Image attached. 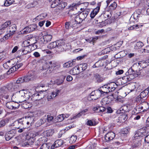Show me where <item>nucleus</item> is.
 Segmentation results:
<instances>
[{
	"instance_id": "nucleus-1",
	"label": "nucleus",
	"mask_w": 149,
	"mask_h": 149,
	"mask_svg": "<svg viewBox=\"0 0 149 149\" xmlns=\"http://www.w3.org/2000/svg\"><path fill=\"white\" fill-rule=\"evenodd\" d=\"M60 64L54 61H51L46 63L42 66L43 70H47L46 74L54 73L61 68Z\"/></svg>"
},
{
	"instance_id": "nucleus-2",
	"label": "nucleus",
	"mask_w": 149,
	"mask_h": 149,
	"mask_svg": "<svg viewBox=\"0 0 149 149\" xmlns=\"http://www.w3.org/2000/svg\"><path fill=\"white\" fill-rule=\"evenodd\" d=\"M17 30V26L15 24L10 26L9 28V33L5 35L3 38L0 39L1 42H4L8 38H11L12 36L15 33Z\"/></svg>"
},
{
	"instance_id": "nucleus-3",
	"label": "nucleus",
	"mask_w": 149,
	"mask_h": 149,
	"mask_svg": "<svg viewBox=\"0 0 149 149\" xmlns=\"http://www.w3.org/2000/svg\"><path fill=\"white\" fill-rule=\"evenodd\" d=\"M148 90H145L142 92L140 95L137 96L136 98V101L138 103H140V102H142L143 101H144L148 95Z\"/></svg>"
},
{
	"instance_id": "nucleus-4",
	"label": "nucleus",
	"mask_w": 149,
	"mask_h": 149,
	"mask_svg": "<svg viewBox=\"0 0 149 149\" xmlns=\"http://www.w3.org/2000/svg\"><path fill=\"white\" fill-rule=\"evenodd\" d=\"M98 90L101 96L107 95L109 93L111 92L108 84L104 85L100 87Z\"/></svg>"
},
{
	"instance_id": "nucleus-5",
	"label": "nucleus",
	"mask_w": 149,
	"mask_h": 149,
	"mask_svg": "<svg viewBox=\"0 0 149 149\" xmlns=\"http://www.w3.org/2000/svg\"><path fill=\"white\" fill-rule=\"evenodd\" d=\"M98 90L97 91H94L92 92L87 97V99L88 100L91 101L92 100H95L100 97L101 96Z\"/></svg>"
},
{
	"instance_id": "nucleus-6",
	"label": "nucleus",
	"mask_w": 149,
	"mask_h": 149,
	"mask_svg": "<svg viewBox=\"0 0 149 149\" xmlns=\"http://www.w3.org/2000/svg\"><path fill=\"white\" fill-rule=\"evenodd\" d=\"M140 72H138L136 70L134 71L133 70L132 68H130L126 73L125 75L128 77L131 76L133 77L132 79L138 77L140 75Z\"/></svg>"
},
{
	"instance_id": "nucleus-7",
	"label": "nucleus",
	"mask_w": 149,
	"mask_h": 149,
	"mask_svg": "<svg viewBox=\"0 0 149 149\" xmlns=\"http://www.w3.org/2000/svg\"><path fill=\"white\" fill-rule=\"evenodd\" d=\"M57 44L56 50L58 52H61L65 49V42L63 40H59L56 41Z\"/></svg>"
},
{
	"instance_id": "nucleus-8",
	"label": "nucleus",
	"mask_w": 149,
	"mask_h": 149,
	"mask_svg": "<svg viewBox=\"0 0 149 149\" xmlns=\"http://www.w3.org/2000/svg\"><path fill=\"white\" fill-rule=\"evenodd\" d=\"M111 12H110L108 11L104 12L99 17L98 20L100 21L102 19H103V20L105 21L111 17Z\"/></svg>"
},
{
	"instance_id": "nucleus-9",
	"label": "nucleus",
	"mask_w": 149,
	"mask_h": 149,
	"mask_svg": "<svg viewBox=\"0 0 149 149\" xmlns=\"http://www.w3.org/2000/svg\"><path fill=\"white\" fill-rule=\"evenodd\" d=\"M81 3H73L70 6V10L69 11L68 14L70 17H72V15H74L77 14L76 12L74 13L73 11L75 9L76 10L78 6H79Z\"/></svg>"
},
{
	"instance_id": "nucleus-10",
	"label": "nucleus",
	"mask_w": 149,
	"mask_h": 149,
	"mask_svg": "<svg viewBox=\"0 0 149 149\" xmlns=\"http://www.w3.org/2000/svg\"><path fill=\"white\" fill-rule=\"evenodd\" d=\"M37 42V40L35 37L30 36L28 37L27 40L25 41L24 42L26 44H29L28 46L29 47L36 44Z\"/></svg>"
},
{
	"instance_id": "nucleus-11",
	"label": "nucleus",
	"mask_w": 149,
	"mask_h": 149,
	"mask_svg": "<svg viewBox=\"0 0 149 149\" xmlns=\"http://www.w3.org/2000/svg\"><path fill=\"white\" fill-rule=\"evenodd\" d=\"M24 118H20L15 122L14 123L16 125V128L18 129L24 127Z\"/></svg>"
},
{
	"instance_id": "nucleus-12",
	"label": "nucleus",
	"mask_w": 149,
	"mask_h": 149,
	"mask_svg": "<svg viewBox=\"0 0 149 149\" xmlns=\"http://www.w3.org/2000/svg\"><path fill=\"white\" fill-rule=\"evenodd\" d=\"M115 134L112 132H110L107 133L105 136L104 138L107 141L112 140L115 137Z\"/></svg>"
},
{
	"instance_id": "nucleus-13",
	"label": "nucleus",
	"mask_w": 149,
	"mask_h": 149,
	"mask_svg": "<svg viewBox=\"0 0 149 149\" xmlns=\"http://www.w3.org/2000/svg\"><path fill=\"white\" fill-rule=\"evenodd\" d=\"M67 3L65 2H62L58 3L56 7V12H59L62 10L67 6Z\"/></svg>"
},
{
	"instance_id": "nucleus-14",
	"label": "nucleus",
	"mask_w": 149,
	"mask_h": 149,
	"mask_svg": "<svg viewBox=\"0 0 149 149\" xmlns=\"http://www.w3.org/2000/svg\"><path fill=\"white\" fill-rule=\"evenodd\" d=\"M63 141L61 139L56 141L51 146L52 149H54L55 148L61 146L63 144Z\"/></svg>"
},
{
	"instance_id": "nucleus-15",
	"label": "nucleus",
	"mask_w": 149,
	"mask_h": 149,
	"mask_svg": "<svg viewBox=\"0 0 149 149\" xmlns=\"http://www.w3.org/2000/svg\"><path fill=\"white\" fill-rule=\"evenodd\" d=\"M100 5H98V6L95 8L91 13L90 16L91 19H93L95 15L97 14L100 10Z\"/></svg>"
},
{
	"instance_id": "nucleus-16",
	"label": "nucleus",
	"mask_w": 149,
	"mask_h": 149,
	"mask_svg": "<svg viewBox=\"0 0 149 149\" xmlns=\"http://www.w3.org/2000/svg\"><path fill=\"white\" fill-rule=\"evenodd\" d=\"M78 66H76L71 69L70 71V73L71 75H77L81 72V70L78 68Z\"/></svg>"
},
{
	"instance_id": "nucleus-17",
	"label": "nucleus",
	"mask_w": 149,
	"mask_h": 149,
	"mask_svg": "<svg viewBox=\"0 0 149 149\" xmlns=\"http://www.w3.org/2000/svg\"><path fill=\"white\" fill-rule=\"evenodd\" d=\"M132 77L130 76L128 77L126 75L122 77L121 79V81L122 84H124L127 83L132 79Z\"/></svg>"
},
{
	"instance_id": "nucleus-18",
	"label": "nucleus",
	"mask_w": 149,
	"mask_h": 149,
	"mask_svg": "<svg viewBox=\"0 0 149 149\" xmlns=\"http://www.w3.org/2000/svg\"><path fill=\"white\" fill-rule=\"evenodd\" d=\"M73 26V27H76L77 24L81 23L83 21L79 15H77L75 18L74 20Z\"/></svg>"
},
{
	"instance_id": "nucleus-19",
	"label": "nucleus",
	"mask_w": 149,
	"mask_h": 149,
	"mask_svg": "<svg viewBox=\"0 0 149 149\" xmlns=\"http://www.w3.org/2000/svg\"><path fill=\"white\" fill-rule=\"evenodd\" d=\"M16 84H13L10 83L8 84L6 87L7 90L13 92L15 90V89L17 87Z\"/></svg>"
},
{
	"instance_id": "nucleus-20",
	"label": "nucleus",
	"mask_w": 149,
	"mask_h": 149,
	"mask_svg": "<svg viewBox=\"0 0 149 149\" xmlns=\"http://www.w3.org/2000/svg\"><path fill=\"white\" fill-rule=\"evenodd\" d=\"M135 109L136 111H135V113L136 114L144 111L141 103H139V104L135 107Z\"/></svg>"
},
{
	"instance_id": "nucleus-21",
	"label": "nucleus",
	"mask_w": 149,
	"mask_h": 149,
	"mask_svg": "<svg viewBox=\"0 0 149 149\" xmlns=\"http://www.w3.org/2000/svg\"><path fill=\"white\" fill-rule=\"evenodd\" d=\"M107 84L111 92L115 90L118 86L114 82H112Z\"/></svg>"
},
{
	"instance_id": "nucleus-22",
	"label": "nucleus",
	"mask_w": 149,
	"mask_h": 149,
	"mask_svg": "<svg viewBox=\"0 0 149 149\" xmlns=\"http://www.w3.org/2000/svg\"><path fill=\"white\" fill-rule=\"evenodd\" d=\"M61 90H56L55 91H54L52 93L51 95L49 96L48 97V99H53L55 98L56 97L58 96L59 93L60 92Z\"/></svg>"
},
{
	"instance_id": "nucleus-23",
	"label": "nucleus",
	"mask_w": 149,
	"mask_h": 149,
	"mask_svg": "<svg viewBox=\"0 0 149 149\" xmlns=\"http://www.w3.org/2000/svg\"><path fill=\"white\" fill-rule=\"evenodd\" d=\"M130 130V129L128 127L123 128L121 131V135L125 136H127L129 134Z\"/></svg>"
},
{
	"instance_id": "nucleus-24",
	"label": "nucleus",
	"mask_w": 149,
	"mask_h": 149,
	"mask_svg": "<svg viewBox=\"0 0 149 149\" xmlns=\"http://www.w3.org/2000/svg\"><path fill=\"white\" fill-rule=\"evenodd\" d=\"M54 130L53 129H49L45 131L43 133L44 134L47 136H52L54 132Z\"/></svg>"
},
{
	"instance_id": "nucleus-25",
	"label": "nucleus",
	"mask_w": 149,
	"mask_h": 149,
	"mask_svg": "<svg viewBox=\"0 0 149 149\" xmlns=\"http://www.w3.org/2000/svg\"><path fill=\"white\" fill-rule=\"evenodd\" d=\"M94 78L95 79L97 82H101L103 81V78L97 73L94 74Z\"/></svg>"
},
{
	"instance_id": "nucleus-26",
	"label": "nucleus",
	"mask_w": 149,
	"mask_h": 149,
	"mask_svg": "<svg viewBox=\"0 0 149 149\" xmlns=\"http://www.w3.org/2000/svg\"><path fill=\"white\" fill-rule=\"evenodd\" d=\"M140 103H141L144 111H146L149 108V104L146 102H144V101H143L142 102L141 101Z\"/></svg>"
},
{
	"instance_id": "nucleus-27",
	"label": "nucleus",
	"mask_w": 149,
	"mask_h": 149,
	"mask_svg": "<svg viewBox=\"0 0 149 149\" xmlns=\"http://www.w3.org/2000/svg\"><path fill=\"white\" fill-rule=\"evenodd\" d=\"M87 64L86 63L81 64L78 66V68L81 70V72L85 70L87 67Z\"/></svg>"
},
{
	"instance_id": "nucleus-28",
	"label": "nucleus",
	"mask_w": 149,
	"mask_h": 149,
	"mask_svg": "<svg viewBox=\"0 0 149 149\" xmlns=\"http://www.w3.org/2000/svg\"><path fill=\"white\" fill-rule=\"evenodd\" d=\"M24 91V90H21L19 91L22 94L20 97V101H19V102H22L26 100V98H25L24 97H26V96Z\"/></svg>"
},
{
	"instance_id": "nucleus-29",
	"label": "nucleus",
	"mask_w": 149,
	"mask_h": 149,
	"mask_svg": "<svg viewBox=\"0 0 149 149\" xmlns=\"http://www.w3.org/2000/svg\"><path fill=\"white\" fill-rule=\"evenodd\" d=\"M32 76L31 75V72H29L27 75L23 77L24 82H28L30 81L31 78V76Z\"/></svg>"
},
{
	"instance_id": "nucleus-30",
	"label": "nucleus",
	"mask_w": 149,
	"mask_h": 149,
	"mask_svg": "<svg viewBox=\"0 0 149 149\" xmlns=\"http://www.w3.org/2000/svg\"><path fill=\"white\" fill-rule=\"evenodd\" d=\"M43 92H44V91H40L39 92V93H37L34 94L33 95V97H35L37 96H40V97L38 99V100H40L41 99H42L44 97V95H43L42 94Z\"/></svg>"
},
{
	"instance_id": "nucleus-31",
	"label": "nucleus",
	"mask_w": 149,
	"mask_h": 149,
	"mask_svg": "<svg viewBox=\"0 0 149 149\" xmlns=\"http://www.w3.org/2000/svg\"><path fill=\"white\" fill-rule=\"evenodd\" d=\"M10 119L6 118L5 119L2 120L0 122V128L5 126L6 123L9 122Z\"/></svg>"
},
{
	"instance_id": "nucleus-32",
	"label": "nucleus",
	"mask_w": 149,
	"mask_h": 149,
	"mask_svg": "<svg viewBox=\"0 0 149 149\" xmlns=\"http://www.w3.org/2000/svg\"><path fill=\"white\" fill-rule=\"evenodd\" d=\"M46 43L50 42L52 38V36L50 34H47L43 36Z\"/></svg>"
},
{
	"instance_id": "nucleus-33",
	"label": "nucleus",
	"mask_w": 149,
	"mask_h": 149,
	"mask_svg": "<svg viewBox=\"0 0 149 149\" xmlns=\"http://www.w3.org/2000/svg\"><path fill=\"white\" fill-rule=\"evenodd\" d=\"M29 47L27 45L24 46L23 48L22 49V52L21 54H20V56H22L27 54L29 52L28 50H27V48Z\"/></svg>"
},
{
	"instance_id": "nucleus-34",
	"label": "nucleus",
	"mask_w": 149,
	"mask_h": 149,
	"mask_svg": "<svg viewBox=\"0 0 149 149\" xmlns=\"http://www.w3.org/2000/svg\"><path fill=\"white\" fill-rule=\"evenodd\" d=\"M127 119V115L126 113H123L119 117V120L122 122H124Z\"/></svg>"
},
{
	"instance_id": "nucleus-35",
	"label": "nucleus",
	"mask_w": 149,
	"mask_h": 149,
	"mask_svg": "<svg viewBox=\"0 0 149 149\" xmlns=\"http://www.w3.org/2000/svg\"><path fill=\"white\" fill-rule=\"evenodd\" d=\"M143 25L141 24H138L134 25L128 28V29L129 30H132L133 29H137L141 27Z\"/></svg>"
},
{
	"instance_id": "nucleus-36",
	"label": "nucleus",
	"mask_w": 149,
	"mask_h": 149,
	"mask_svg": "<svg viewBox=\"0 0 149 149\" xmlns=\"http://www.w3.org/2000/svg\"><path fill=\"white\" fill-rule=\"evenodd\" d=\"M86 12L83 11L81 12L78 14L80 16V18L82 19L83 21L85 19L87 16Z\"/></svg>"
},
{
	"instance_id": "nucleus-37",
	"label": "nucleus",
	"mask_w": 149,
	"mask_h": 149,
	"mask_svg": "<svg viewBox=\"0 0 149 149\" xmlns=\"http://www.w3.org/2000/svg\"><path fill=\"white\" fill-rule=\"evenodd\" d=\"M144 45L143 42H137L134 45V48L135 49H138L141 48Z\"/></svg>"
},
{
	"instance_id": "nucleus-38",
	"label": "nucleus",
	"mask_w": 149,
	"mask_h": 149,
	"mask_svg": "<svg viewBox=\"0 0 149 149\" xmlns=\"http://www.w3.org/2000/svg\"><path fill=\"white\" fill-rule=\"evenodd\" d=\"M73 22V20H71L70 22H66L65 25L66 29H69L70 27V25H72V27L73 28H74V27H73V24H74Z\"/></svg>"
},
{
	"instance_id": "nucleus-39",
	"label": "nucleus",
	"mask_w": 149,
	"mask_h": 149,
	"mask_svg": "<svg viewBox=\"0 0 149 149\" xmlns=\"http://www.w3.org/2000/svg\"><path fill=\"white\" fill-rule=\"evenodd\" d=\"M108 98L107 97H104L101 100V103L102 105H105L109 103Z\"/></svg>"
},
{
	"instance_id": "nucleus-40",
	"label": "nucleus",
	"mask_w": 149,
	"mask_h": 149,
	"mask_svg": "<svg viewBox=\"0 0 149 149\" xmlns=\"http://www.w3.org/2000/svg\"><path fill=\"white\" fill-rule=\"evenodd\" d=\"M77 137L76 135H72L70 138L69 140V143L70 144H72L75 143L77 140Z\"/></svg>"
},
{
	"instance_id": "nucleus-41",
	"label": "nucleus",
	"mask_w": 149,
	"mask_h": 149,
	"mask_svg": "<svg viewBox=\"0 0 149 149\" xmlns=\"http://www.w3.org/2000/svg\"><path fill=\"white\" fill-rule=\"evenodd\" d=\"M56 43V41L51 42L49 44L47 47L49 49H52L55 48L56 49L57 44Z\"/></svg>"
},
{
	"instance_id": "nucleus-42",
	"label": "nucleus",
	"mask_w": 149,
	"mask_h": 149,
	"mask_svg": "<svg viewBox=\"0 0 149 149\" xmlns=\"http://www.w3.org/2000/svg\"><path fill=\"white\" fill-rule=\"evenodd\" d=\"M34 117L33 116L26 117L25 118L24 120L28 121L31 123V124H33L34 122Z\"/></svg>"
},
{
	"instance_id": "nucleus-43",
	"label": "nucleus",
	"mask_w": 149,
	"mask_h": 149,
	"mask_svg": "<svg viewBox=\"0 0 149 149\" xmlns=\"http://www.w3.org/2000/svg\"><path fill=\"white\" fill-rule=\"evenodd\" d=\"M10 24L11 22L10 21H6L1 25V28L4 30Z\"/></svg>"
},
{
	"instance_id": "nucleus-44",
	"label": "nucleus",
	"mask_w": 149,
	"mask_h": 149,
	"mask_svg": "<svg viewBox=\"0 0 149 149\" xmlns=\"http://www.w3.org/2000/svg\"><path fill=\"white\" fill-rule=\"evenodd\" d=\"M28 26L30 32L34 31L37 27L36 25L35 24H32Z\"/></svg>"
},
{
	"instance_id": "nucleus-45",
	"label": "nucleus",
	"mask_w": 149,
	"mask_h": 149,
	"mask_svg": "<svg viewBox=\"0 0 149 149\" xmlns=\"http://www.w3.org/2000/svg\"><path fill=\"white\" fill-rule=\"evenodd\" d=\"M37 135H38L37 132H36L33 131L30 132L28 134V136L30 137V139L33 138L35 137Z\"/></svg>"
},
{
	"instance_id": "nucleus-46",
	"label": "nucleus",
	"mask_w": 149,
	"mask_h": 149,
	"mask_svg": "<svg viewBox=\"0 0 149 149\" xmlns=\"http://www.w3.org/2000/svg\"><path fill=\"white\" fill-rule=\"evenodd\" d=\"M74 63H71V61H69L68 62L65 63L63 64V67L65 68H68L72 67L74 65Z\"/></svg>"
},
{
	"instance_id": "nucleus-47",
	"label": "nucleus",
	"mask_w": 149,
	"mask_h": 149,
	"mask_svg": "<svg viewBox=\"0 0 149 149\" xmlns=\"http://www.w3.org/2000/svg\"><path fill=\"white\" fill-rule=\"evenodd\" d=\"M24 128H27L29 127L30 126H31L32 125V124H31L30 122H28V121H26V120H25L24 119Z\"/></svg>"
},
{
	"instance_id": "nucleus-48",
	"label": "nucleus",
	"mask_w": 149,
	"mask_h": 149,
	"mask_svg": "<svg viewBox=\"0 0 149 149\" xmlns=\"http://www.w3.org/2000/svg\"><path fill=\"white\" fill-rule=\"evenodd\" d=\"M22 33L23 34H26L30 33L28 26L24 28L23 30L21 31Z\"/></svg>"
},
{
	"instance_id": "nucleus-49",
	"label": "nucleus",
	"mask_w": 149,
	"mask_h": 149,
	"mask_svg": "<svg viewBox=\"0 0 149 149\" xmlns=\"http://www.w3.org/2000/svg\"><path fill=\"white\" fill-rule=\"evenodd\" d=\"M117 7V4L115 2H114L109 6L110 9L111 10H114Z\"/></svg>"
},
{
	"instance_id": "nucleus-50",
	"label": "nucleus",
	"mask_w": 149,
	"mask_h": 149,
	"mask_svg": "<svg viewBox=\"0 0 149 149\" xmlns=\"http://www.w3.org/2000/svg\"><path fill=\"white\" fill-rule=\"evenodd\" d=\"M7 90L6 86H3L0 89V93L2 94H6L7 92Z\"/></svg>"
},
{
	"instance_id": "nucleus-51",
	"label": "nucleus",
	"mask_w": 149,
	"mask_h": 149,
	"mask_svg": "<svg viewBox=\"0 0 149 149\" xmlns=\"http://www.w3.org/2000/svg\"><path fill=\"white\" fill-rule=\"evenodd\" d=\"M13 102H7L6 104V107L10 109H13Z\"/></svg>"
},
{
	"instance_id": "nucleus-52",
	"label": "nucleus",
	"mask_w": 149,
	"mask_h": 149,
	"mask_svg": "<svg viewBox=\"0 0 149 149\" xmlns=\"http://www.w3.org/2000/svg\"><path fill=\"white\" fill-rule=\"evenodd\" d=\"M145 132L142 133L140 132H138L135 134L134 138H135L136 137L139 136L143 137L145 136Z\"/></svg>"
},
{
	"instance_id": "nucleus-53",
	"label": "nucleus",
	"mask_w": 149,
	"mask_h": 149,
	"mask_svg": "<svg viewBox=\"0 0 149 149\" xmlns=\"http://www.w3.org/2000/svg\"><path fill=\"white\" fill-rule=\"evenodd\" d=\"M87 125L89 126H95L96 125V123L95 122H93L92 120H88Z\"/></svg>"
},
{
	"instance_id": "nucleus-54",
	"label": "nucleus",
	"mask_w": 149,
	"mask_h": 149,
	"mask_svg": "<svg viewBox=\"0 0 149 149\" xmlns=\"http://www.w3.org/2000/svg\"><path fill=\"white\" fill-rule=\"evenodd\" d=\"M6 133L9 134L13 138L15 135V131L13 130L7 132Z\"/></svg>"
},
{
	"instance_id": "nucleus-55",
	"label": "nucleus",
	"mask_w": 149,
	"mask_h": 149,
	"mask_svg": "<svg viewBox=\"0 0 149 149\" xmlns=\"http://www.w3.org/2000/svg\"><path fill=\"white\" fill-rule=\"evenodd\" d=\"M88 110L87 109H85V110L82 111L81 112L78 114L76 116L74 117L75 118L76 117H79L82 115H84L85 114V113Z\"/></svg>"
},
{
	"instance_id": "nucleus-56",
	"label": "nucleus",
	"mask_w": 149,
	"mask_h": 149,
	"mask_svg": "<svg viewBox=\"0 0 149 149\" xmlns=\"http://www.w3.org/2000/svg\"><path fill=\"white\" fill-rule=\"evenodd\" d=\"M13 65V66L8 71V73L10 72V73H13L17 70L14 65Z\"/></svg>"
},
{
	"instance_id": "nucleus-57",
	"label": "nucleus",
	"mask_w": 149,
	"mask_h": 149,
	"mask_svg": "<svg viewBox=\"0 0 149 149\" xmlns=\"http://www.w3.org/2000/svg\"><path fill=\"white\" fill-rule=\"evenodd\" d=\"M141 145V143L139 141H138L137 142H136L132 146L133 148H136L139 147Z\"/></svg>"
},
{
	"instance_id": "nucleus-58",
	"label": "nucleus",
	"mask_w": 149,
	"mask_h": 149,
	"mask_svg": "<svg viewBox=\"0 0 149 149\" xmlns=\"http://www.w3.org/2000/svg\"><path fill=\"white\" fill-rule=\"evenodd\" d=\"M58 2L57 1L55 0L52 3L51 5V7L52 8H55V7H56L58 6Z\"/></svg>"
},
{
	"instance_id": "nucleus-59",
	"label": "nucleus",
	"mask_w": 149,
	"mask_h": 149,
	"mask_svg": "<svg viewBox=\"0 0 149 149\" xmlns=\"http://www.w3.org/2000/svg\"><path fill=\"white\" fill-rule=\"evenodd\" d=\"M13 109H17L19 106V104L17 103L13 102Z\"/></svg>"
},
{
	"instance_id": "nucleus-60",
	"label": "nucleus",
	"mask_w": 149,
	"mask_h": 149,
	"mask_svg": "<svg viewBox=\"0 0 149 149\" xmlns=\"http://www.w3.org/2000/svg\"><path fill=\"white\" fill-rule=\"evenodd\" d=\"M12 65H14L17 70L23 65V64L21 63H15L14 64L13 63Z\"/></svg>"
},
{
	"instance_id": "nucleus-61",
	"label": "nucleus",
	"mask_w": 149,
	"mask_h": 149,
	"mask_svg": "<svg viewBox=\"0 0 149 149\" xmlns=\"http://www.w3.org/2000/svg\"><path fill=\"white\" fill-rule=\"evenodd\" d=\"M47 121L49 122H50L53 119V117L51 116L50 115H48L47 117L46 118Z\"/></svg>"
},
{
	"instance_id": "nucleus-62",
	"label": "nucleus",
	"mask_w": 149,
	"mask_h": 149,
	"mask_svg": "<svg viewBox=\"0 0 149 149\" xmlns=\"http://www.w3.org/2000/svg\"><path fill=\"white\" fill-rule=\"evenodd\" d=\"M23 82H24V81L23 77H21L19 78L16 81L17 84H19Z\"/></svg>"
},
{
	"instance_id": "nucleus-63",
	"label": "nucleus",
	"mask_w": 149,
	"mask_h": 149,
	"mask_svg": "<svg viewBox=\"0 0 149 149\" xmlns=\"http://www.w3.org/2000/svg\"><path fill=\"white\" fill-rule=\"evenodd\" d=\"M139 64L142 68H145L147 65V63L145 62H141L140 63H139Z\"/></svg>"
},
{
	"instance_id": "nucleus-64",
	"label": "nucleus",
	"mask_w": 149,
	"mask_h": 149,
	"mask_svg": "<svg viewBox=\"0 0 149 149\" xmlns=\"http://www.w3.org/2000/svg\"><path fill=\"white\" fill-rule=\"evenodd\" d=\"M39 43L40 44H47L46 42H45V40L44 39V38L43 36L41 38L39 41Z\"/></svg>"
}]
</instances>
